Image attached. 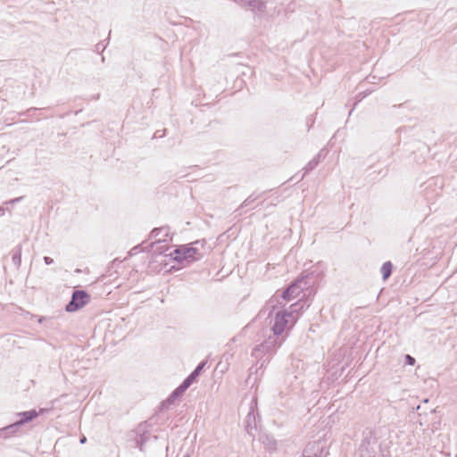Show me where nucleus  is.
Listing matches in <instances>:
<instances>
[{
  "instance_id": "nucleus-22",
  "label": "nucleus",
  "mask_w": 457,
  "mask_h": 457,
  "mask_svg": "<svg viewBox=\"0 0 457 457\" xmlns=\"http://www.w3.org/2000/svg\"><path fill=\"white\" fill-rule=\"evenodd\" d=\"M182 457H190L189 455L186 454V455H183Z\"/></svg>"
},
{
  "instance_id": "nucleus-15",
  "label": "nucleus",
  "mask_w": 457,
  "mask_h": 457,
  "mask_svg": "<svg viewBox=\"0 0 457 457\" xmlns=\"http://www.w3.org/2000/svg\"><path fill=\"white\" fill-rule=\"evenodd\" d=\"M177 398H172V394L168 397V399L164 402L165 405L172 404Z\"/></svg>"
},
{
  "instance_id": "nucleus-12",
  "label": "nucleus",
  "mask_w": 457,
  "mask_h": 457,
  "mask_svg": "<svg viewBox=\"0 0 457 457\" xmlns=\"http://www.w3.org/2000/svg\"><path fill=\"white\" fill-rule=\"evenodd\" d=\"M204 362L200 363L195 370L191 373L195 378L200 375L201 370H203L204 366Z\"/></svg>"
},
{
  "instance_id": "nucleus-13",
  "label": "nucleus",
  "mask_w": 457,
  "mask_h": 457,
  "mask_svg": "<svg viewBox=\"0 0 457 457\" xmlns=\"http://www.w3.org/2000/svg\"><path fill=\"white\" fill-rule=\"evenodd\" d=\"M162 230H163V228H154L152 230L150 237L152 238H156L158 240H161V238H159V236Z\"/></svg>"
},
{
  "instance_id": "nucleus-9",
  "label": "nucleus",
  "mask_w": 457,
  "mask_h": 457,
  "mask_svg": "<svg viewBox=\"0 0 457 457\" xmlns=\"http://www.w3.org/2000/svg\"><path fill=\"white\" fill-rule=\"evenodd\" d=\"M320 154H319L315 158L308 162V164L304 168V175L309 171L312 170L320 162Z\"/></svg>"
},
{
  "instance_id": "nucleus-18",
  "label": "nucleus",
  "mask_w": 457,
  "mask_h": 457,
  "mask_svg": "<svg viewBox=\"0 0 457 457\" xmlns=\"http://www.w3.org/2000/svg\"><path fill=\"white\" fill-rule=\"evenodd\" d=\"M21 199H22V197H21H21H17V198H14V199L10 200V201H9V202H7L6 204H15V203L20 202Z\"/></svg>"
},
{
  "instance_id": "nucleus-20",
  "label": "nucleus",
  "mask_w": 457,
  "mask_h": 457,
  "mask_svg": "<svg viewBox=\"0 0 457 457\" xmlns=\"http://www.w3.org/2000/svg\"><path fill=\"white\" fill-rule=\"evenodd\" d=\"M4 209L0 207V215L4 214Z\"/></svg>"
},
{
  "instance_id": "nucleus-6",
  "label": "nucleus",
  "mask_w": 457,
  "mask_h": 457,
  "mask_svg": "<svg viewBox=\"0 0 457 457\" xmlns=\"http://www.w3.org/2000/svg\"><path fill=\"white\" fill-rule=\"evenodd\" d=\"M235 2L253 12L262 13L265 10V3L262 0H235Z\"/></svg>"
},
{
  "instance_id": "nucleus-2",
  "label": "nucleus",
  "mask_w": 457,
  "mask_h": 457,
  "mask_svg": "<svg viewBox=\"0 0 457 457\" xmlns=\"http://www.w3.org/2000/svg\"><path fill=\"white\" fill-rule=\"evenodd\" d=\"M170 255L174 261L178 262H191L195 261L198 257V249L191 245H183L179 246Z\"/></svg>"
},
{
  "instance_id": "nucleus-1",
  "label": "nucleus",
  "mask_w": 457,
  "mask_h": 457,
  "mask_svg": "<svg viewBox=\"0 0 457 457\" xmlns=\"http://www.w3.org/2000/svg\"><path fill=\"white\" fill-rule=\"evenodd\" d=\"M297 305L298 303L292 304L290 306V311L287 312L283 310L285 303L280 302L278 295H274L270 299L262 312L263 314L266 312L268 313L267 320H269V325L273 332V337H270L263 345H260V347L269 352L277 345H281V342L278 341L277 337L291 328L295 323L297 317L295 313L297 312Z\"/></svg>"
},
{
  "instance_id": "nucleus-17",
  "label": "nucleus",
  "mask_w": 457,
  "mask_h": 457,
  "mask_svg": "<svg viewBox=\"0 0 457 457\" xmlns=\"http://www.w3.org/2000/svg\"><path fill=\"white\" fill-rule=\"evenodd\" d=\"M44 261H45V263L47 264V265H50L54 262V260L48 256H46L44 258Z\"/></svg>"
},
{
  "instance_id": "nucleus-5",
  "label": "nucleus",
  "mask_w": 457,
  "mask_h": 457,
  "mask_svg": "<svg viewBox=\"0 0 457 457\" xmlns=\"http://www.w3.org/2000/svg\"><path fill=\"white\" fill-rule=\"evenodd\" d=\"M89 300V296L84 291H75L72 294L71 302L66 305V311L69 312H76L84 307Z\"/></svg>"
},
{
  "instance_id": "nucleus-21",
  "label": "nucleus",
  "mask_w": 457,
  "mask_h": 457,
  "mask_svg": "<svg viewBox=\"0 0 457 457\" xmlns=\"http://www.w3.org/2000/svg\"><path fill=\"white\" fill-rule=\"evenodd\" d=\"M248 201H249V200L245 201V205H247V204H248Z\"/></svg>"
},
{
  "instance_id": "nucleus-7",
  "label": "nucleus",
  "mask_w": 457,
  "mask_h": 457,
  "mask_svg": "<svg viewBox=\"0 0 457 457\" xmlns=\"http://www.w3.org/2000/svg\"><path fill=\"white\" fill-rule=\"evenodd\" d=\"M381 274L384 280H386L392 272V263L390 262H386L381 267Z\"/></svg>"
},
{
  "instance_id": "nucleus-3",
  "label": "nucleus",
  "mask_w": 457,
  "mask_h": 457,
  "mask_svg": "<svg viewBox=\"0 0 457 457\" xmlns=\"http://www.w3.org/2000/svg\"><path fill=\"white\" fill-rule=\"evenodd\" d=\"M307 278H302L293 283L283 294L278 296L282 299V303L286 304L287 302L294 300L300 296V293L308 287Z\"/></svg>"
},
{
  "instance_id": "nucleus-4",
  "label": "nucleus",
  "mask_w": 457,
  "mask_h": 457,
  "mask_svg": "<svg viewBox=\"0 0 457 457\" xmlns=\"http://www.w3.org/2000/svg\"><path fill=\"white\" fill-rule=\"evenodd\" d=\"M45 412V409H40L39 411H37L35 410L24 411V412H19L17 413V416L21 417V419L14 423L0 429V432L2 431H8L10 433H16L19 427L25 424L26 422H29L35 418H37L39 414Z\"/></svg>"
},
{
  "instance_id": "nucleus-19",
  "label": "nucleus",
  "mask_w": 457,
  "mask_h": 457,
  "mask_svg": "<svg viewBox=\"0 0 457 457\" xmlns=\"http://www.w3.org/2000/svg\"><path fill=\"white\" fill-rule=\"evenodd\" d=\"M86 441H87V438H86L85 436H83V437L80 439V443H81V444L86 443Z\"/></svg>"
},
{
  "instance_id": "nucleus-14",
  "label": "nucleus",
  "mask_w": 457,
  "mask_h": 457,
  "mask_svg": "<svg viewBox=\"0 0 457 457\" xmlns=\"http://www.w3.org/2000/svg\"><path fill=\"white\" fill-rule=\"evenodd\" d=\"M405 360L408 365H414L415 363V359L409 354L405 355Z\"/></svg>"
},
{
  "instance_id": "nucleus-11",
  "label": "nucleus",
  "mask_w": 457,
  "mask_h": 457,
  "mask_svg": "<svg viewBox=\"0 0 457 457\" xmlns=\"http://www.w3.org/2000/svg\"><path fill=\"white\" fill-rule=\"evenodd\" d=\"M196 378L192 375L190 374L184 381H183V385L188 388L192 383L195 380Z\"/></svg>"
},
{
  "instance_id": "nucleus-8",
  "label": "nucleus",
  "mask_w": 457,
  "mask_h": 457,
  "mask_svg": "<svg viewBox=\"0 0 457 457\" xmlns=\"http://www.w3.org/2000/svg\"><path fill=\"white\" fill-rule=\"evenodd\" d=\"M262 440L268 450L273 451L276 449V441L272 437H269L268 436H265L262 437Z\"/></svg>"
},
{
  "instance_id": "nucleus-10",
  "label": "nucleus",
  "mask_w": 457,
  "mask_h": 457,
  "mask_svg": "<svg viewBox=\"0 0 457 457\" xmlns=\"http://www.w3.org/2000/svg\"><path fill=\"white\" fill-rule=\"evenodd\" d=\"M187 388L183 385L181 384L179 386H178L173 392H172V398H179L184 393L185 391L187 390Z\"/></svg>"
},
{
  "instance_id": "nucleus-16",
  "label": "nucleus",
  "mask_w": 457,
  "mask_h": 457,
  "mask_svg": "<svg viewBox=\"0 0 457 457\" xmlns=\"http://www.w3.org/2000/svg\"><path fill=\"white\" fill-rule=\"evenodd\" d=\"M303 457H321V455H319L316 453L308 454L307 451H305Z\"/></svg>"
}]
</instances>
